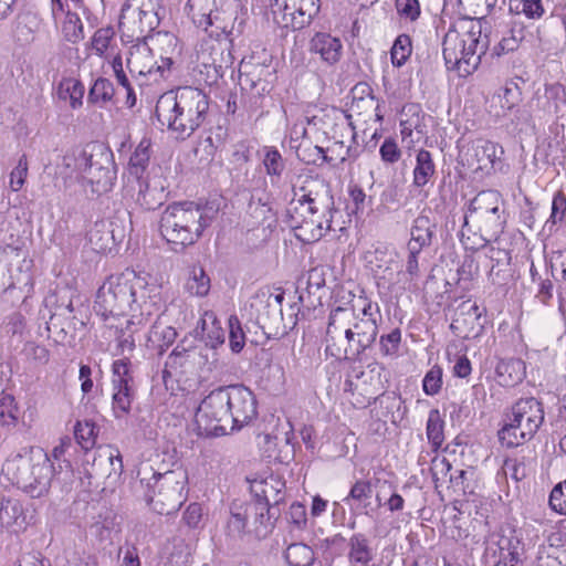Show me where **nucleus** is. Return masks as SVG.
I'll return each mask as SVG.
<instances>
[{"instance_id":"4468645a","label":"nucleus","mask_w":566,"mask_h":566,"mask_svg":"<svg viewBox=\"0 0 566 566\" xmlns=\"http://www.w3.org/2000/svg\"><path fill=\"white\" fill-rule=\"evenodd\" d=\"M459 158L471 172L489 176L495 170L497 144L483 138L471 140L459 146Z\"/></svg>"},{"instance_id":"052dcab7","label":"nucleus","mask_w":566,"mask_h":566,"mask_svg":"<svg viewBox=\"0 0 566 566\" xmlns=\"http://www.w3.org/2000/svg\"><path fill=\"white\" fill-rule=\"evenodd\" d=\"M28 172H29L28 158H27V155L23 154L19 158L17 166L10 172L9 186L12 191L17 192L22 189V187L25 184Z\"/></svg>"},{"instance_id":"de8ad7c7","label":"nucleus","mask_w":566,"mask_h":566,"mask_svg":"<svg viewBox=\"0 0 566 566\" xmlns=\"http://www.w3.org/2000/svg\"><path fill=\"white\" fill-rule=\"evenodd\" d=\"M395 10L400 21L416 24L422 14L419 0H395Z\"/></svg>"},{"instance_id":"f257e3e1","label":"nucleus","mask_w":566,"mask_h":566,"mask_svg":"<svg viewBox=\"0 0 566 566\" xmlns=\"http://www.w3.org/2000/svg\"><path fill=\"white\" fill-rule=\"evenodd\" d=\"M378 303L359 295L349 308L331 311L325 337V353L335 359H357L375 343L379 321Z\"/></svg>"},{"instance_id":"6e6d98bb","label":"nucleus","mask_w":566,"mask_h":566,"mask_svg":"<svg viewBox=\"0 0 566 566\" xmlns=\"http://www.w3.org/2000/svg\"><path fill=\"white\" fill-rule=\"evenodd\" d=\"M19 408L11 395H3L0 398V424L2 427H14L18 423Z\"/></svg>"},{"instance_id":"4be33fe9","label":"nucleus","mask_w":566,"mask_h":566,"mask_svg":"<svg viewBox=\"0 0 566 566\" xmlns=\"http://www.w3.org/2000/svg\"><path fill=\"white\" fill-rule=\"evenodd\" d=\"M364 373L356 380L345 381V396L354 409H365L377 398V392L371 384L363 378Z\"/></svg>"},{"instance_id":"c85d7f7f","label":"nucleus","mask_w":566,"mask_h":566,"mask_svg":"<svg viewBox=\"0 0 566 566\" xmlns=\"http://www.w3.org/2000/svg\"><path fill=\"white\" fill-rule=\"evenodd\" d=\"M436 175V164L432 154L421 148L416 154V163L412 170V185L423 188Z\"/></svg>"},{"instance_id":"aec40b11","label":"nucleus","mask_w":566,"mask_h":566,"mask_svg":"<svg viewBox=\"0 0 566 566\" xmlns=\"http://www.w3.org/2000/svg\"><path fill=\"white\" fill-rule=\"evenodd\" d=\"M308 50L329 66L337 64L343 56L340 39L326 32H316L310 40Z\"/></svg>"},{"instance_id":"603ef678","label":"nucleus","mask_w":566,"mask_h":566,"mask_svg":"<svg viewBox=\"0 0 566 566\" xmlns=\"http://www.w3.org/2000/svg\"><path fill=\"white\" fill-rule=\"evenodd\" d=\"M132 361L124 357L113 361L112 364V387L132 386Z\"/></svg>"},{"instance_id":"13d9d810","label":"nucleus","mask_w":566,"mask_h":566,"mask_svg":"<svg viewBox=\"0 0 566 566\" xmlns=\"http://www.w3.org/2000/svg\"><path fill=\"white\" fill-rule=\"evenodd\" d=\"M114 95L113 84L106 78H97L90 90L88 98L93 103H105Z\"/></svg>"},{"instance_id":"5fc2aeb1","label":"nucleus","mask_w":566,"mask_h":566,"mask_svg":"<svg viewBox=\"0 0 566 566\" xmlns=\"http://www.w3.org/2000/svg\"><path fill=\"white\" fill-rule=\"evenodd\" d=\"M492 241L494 244L489 250V258L494 261L496 265L510 263L514 251L512 242H509L506 235L500 238V234Z\"/></svg>"},{"instance_id":"bb28decb","label":"nucleus","mask_w":566,"mask_h":566,"mask_svg":"<svg viewBox=\"0 0 566 566\" xmlns=\"http://www.w3.org/2000/svg\"><path fill=\"white\" fill-rule=\"evenodd\" d=\"M32 461H33V465H32V470L30 472L31 473L30 478L32 481L31 488H33L35 484L38 485V481H39L38 476L40 475L39 469L43 468V470H41V472L42 473L44 472V474H46V482H45L44 488L42 490H40V489L36 490L39 492V494L27 493L28 495H30L33 499H39L49 493V490L51 486V480L53 476V464L51 463L49 454L46 452H44L42 449H33Z\"/></svg>"},{"instance_id":"393cba45","label":"nucleus","mask_w":566,"mask_h":566,"mask_svg":"<svg viewBox=\"0 0 566 566\" xmlns=\"http://www.w3.org/2000/svg\"><path fill=\"white\" fill-rule=\"evenodd\" d=\"M197 335L211 348L224 343L226 332L212 311H206L196 327Z\"/></svg>"},{"instance_id":"72a5a7b5","label":"nucleus","mask_w":566,"mask_h":566,"mask_svg":"<svg viewBox=\"0 0 566 566\" xmlns=\"http://www.w3.org/2000/svg\"><path fill=\"white\" fill-rule=\"evenodd\" d=\"M497 235H488L484 230H478V227L470 226L464 220L461 229V243L467 251L475 252L485 248L489 242L496 239Z\"/></svg>"},{"instance_id":"7ed1b4c3","label":"nucleus","mask_w":566,"mask_h":566,"mask_svg":"<svg viewBox=\"0 0 566 566\" xmlns=\"http://www.w3.org/2000/svg\"><path fill=\"white\" fill-rule=\"evenodd\" d=\"M328 187L318 176H298L293 185L289 217L296 237L304 242L319 240L329 229Z\"/></svg>"},{"instance_id":"864d4df0","label":"nucleus","mask_w":566,"mask_h":566,"mask_svg":"<svg viewBox=\"0 0 566 566\" xmlns=\"http://www.w3.org/2000/svg\"><path fill=\"white\" fill-rule=\"evenodd\" d=\"M497 97L504 111H512L521 102V87L517 83L509 81L499 90Z\"/></svg>"},{"instance_id":"ddd939ff","label":"nucleus","mask_w":566,"mask_h":566,"mask_svg":"<svg viewBox=\"0 0 566 566\" xmlns=\"http://www.w3.org/2000/svg\"><path fill=\"white\" fill-rule=\"evenodd\" d=\"M321 0H272L274 22L281 28L302 30L318 14Z\"/></svg>"},{"instance_id":"774afa93","label":"nucleus","mask_w":566,"mask_h":566,"mask_svg":"<svg viewBox=\"0 0 566 566\" xmlns=\"http://www.w3.org/2000/svg\"><path fill=\"white\" fill-rule=\"evenodd\" d=\"M106 323H107L106 326L108 328L115 329V334L118 339V347L120 348V352L122 353H124L125 350L133 352L135 348V339L132 334H129L127 336L125 335L123 326L125 325V328L126 329H128V328L126 327L124 319L118 321V324H115L113 322H106Z\"/></svg>"},{"instance_id":"37998d69","label":"nucleus","mask_w":566,"mask_h":566,"mask_svg":"<svg viewBox=\"0 0 566 566\" xmlns=\"http://www.w3.org/2000/svg\"><path fill=\"white\" fill-rule=\"evenodd\" d=\"M412 53V41L409 34H399L390 49V61L392 66L401 67L410 59Z\"/></svg>"},{"instance_id":"2eb2a0df","label":"nucleus","mask_w":566,"mask_h":566,"mask_svg":"<svg viewBox=\"0 0 566 566\" xmlns=\"http://www.w3.org/2000/svg\"><path fill=\"white\" fill-rule=\"evenodd\" d=\"M33 449L24 451L23 453L14 454L8 458L2 464L1 473L4 479L10 482L12 485L21 489L24 493H35L39 494L35 490H42L46 482V474L42 473L40 470L38 488L36 484L31 488L32 481L30 478V472L32 470L33 461H32Z\"/></svg>"},{"instance_id":"a18cd8bd","label":"nucleus","mask_w":566,"mask_h":566,"mask_svg":"<svg viewBox=\"0 0 566 566\" xmlns=\"http://www.w3.org/2000/svg\"><path fill=\"white\" fill-rule=\"evenodd\" d=\"M284 556L291 566H307L316 562L313 549L303 543L291 544Z\"/></svg>"},{"instance_id":"39448f33","label":"nucleus","mask_w":566,"mask_h":566,"mask_svg":"<svg viewBox=\"0 0 566 566\" xmlns=\"http://www.w3.org/2000/svg\"><path fill=\"white\" fill-rule=\"evenodd\" d=\"M136 43L129 49L127 69L135 78L142 93L154 95L164 88L174 65L171 55L177 49V38L169 33H158L151 41L164 49L166 54H160L159 61L155 57L154 50L148 45L146 39L135 40Z\"/></svg>"},{"instance_id":"cd10ccee","label":"nucleus","mask_w":566,"mask_h":566,"mask_svg":"<svg viewBox=\"0 0 566 566\" xmlns=\"http://www.w3.org/2000/svg\"><path fill=\"white\" fill-rule=\"evenodd\" d=\"M347 558L349 566H370L374 551L366 535L356 533L349 537Z\"/></svg>"},{"instance_id":"1a4fd4ad","label":"nucleus","mask_w":566,"mask_h":566,"mask_svg":"<svg viewBox=\"0 0 566 566\" xmlns=\"http://www.w3.org/2000/svg\"><path fill=\"white\" fill-rule=\"evenodd\" d=\"M502 196L496 190L480 191L471 201L464 220L470 226L484 230L488 235H499L506 223L504 211L501 210Z\"/></svg>"},{"instance_id":"2f4dec72","label":"nucleus","mask_w":566,"mask_h":566,"mask_svg":"<svg viewBox=\"0 0 566 566\" xmlns=\"http://www.w3.org/2000/svg\"><path fill=\"white\" fill-rule=\"evenodd\" d=\"M497 437L502 447L511 449L524 444L534 436L523 430L522 427L511 421V419H506V423L499 430Z\"/></svg>"},{"instance_id":"a211bd4d","label":"nucleus","mask_w":566,"mask_h":566,"mask_svg":"<svg viewBox=\"0 0 566 566\" xmlns=\"http://www.w3.org/2000/svg\"><path fill=\"white\" fill-rule=\"evenodd\" d=\"M506 419L522 427L528 433L535 436L544 421L542 402L534 397L517 400L506 413Z\"/></svg>"},{"instance_id":"c756f323","label":"nucleus","mask_w":566,"mask_h":566,"mask_svg":"<svg viewBox=\"0 0 566 566\" xmlns=\"http://www.w3.org/2000/svg\"><path fill=\"white\" fill-rule=\"evenodd\" d=\"M213 8L214 0H188L185 10L198 28L207 31L212 25Z\"/></svg>"},{"instance_id":"6ab92c4d","label":"nucleus","mask_w":566,"mask_h":566,"mask_svg":"<svg viewBox=\"0 0 566 566\" xmlns=\"http://www.w3.org/2000/svg\"><path fill=\"white\" fill-rule=\"evenodd\" d=\"M491 566H524L525 545L515 535H502L491 548Z\"/></svg>"},{"instance_id":"c9c22d12","label":"nucleus","mask_w":566,"mask_h":566,"mask_svg":"<svg viewBox=\"0 0 566 566\" xmlns=\"http://www.w3.org/2000/svg\"><path fill=\"white\" fill-rule=\"evenodd\" d=\"M426 436L432 451H439L444 442V421L438 409L430 410L428 415Z\"/></svg>"},{"instance_id":"3c124183","label":"nucleus","mask_w":566,"mask_h":566,"mask_svg":"<svg viewBox=\"0 0 566 566\" xmlns=\"http://www.w3.org/2000/svg\"><path fill=\"white\" fill-rule=\"evenodd\" d=\"M262 163L265 168V172L268 176H270L272 182L274 179L281 178L284 170V160L275 147L272 146L264 148V157Z\"/></svg>"},{"instance_id":"0eeeda50","label":"nucleus","mask_w":566,"mask_h":566,"mask_svg":"<svg viewBox=\"0 0 566 566\" xmlns=\"http://www.w3.org/2000/svg\"><path fill=\"white\" fill-rule=\"evenodd\" d=\"M144 284L135 279V270L126 269L117 275H111L98 289L94 304L95 312L105 322L126 319L132 314V289Z\"/></svg>"},{"instance_id":"a19ab883","label":"nucleus","mask_w":566,"mask_h":566,"mask_svg":"<svg viewBox=\"0 0 566 566\" xmlns=\"http://www.w3.org/2000/svg\"><path fill=\"white\" fill-rule=\"evenodd\" d=\"M374 272L376 284L379 290H385L389 293L396 291L397 283H395V281L398 272L397 261L390 259L386 262L385 266L377 265Z\"/></svg>"},{"instance_id":"c03bdc74","label":"nucleus","mask_w":566,"mask_h":566,"mask_svg":"<svg viewBox=\"0 0 566 566\" xmlns=\"http://www.w3.org/2000/svg\"><path fill=\"white\" fill-rule=\"evenodd\" d=\"M411 239L408 243V249L422 250L431 242L432 233L429 228V220L427 218H417L411 227Z\"/></svg>"},{"instance_id":"dca6fc26","label":"nucleus","mask_w":566,"mask_h":566,"mask_svg":"<svg viewBox=\"0 0 566 566\" xmlns=\"http://www.w3.org/2000/svg\"><path fill=\"white\" fill-rule=\"evenodd\" d=\"M484 313L485 308L480 307L476 302L471 300L463 301L457 307L450 324L452 333L462 339L478 338L484 329L481 322Z\"/></svg>"},{"instance_id":"09e8293b","label":"nucleus","mask_w":566,"mask_h":566,"mask_svg":"<svg viewBox=\"0 0 566 566\" xmlns=\"http://www.w3.org/2000/svg\"><path fill=\"white\" fill-rule=\"evenodd\" d=\"M402 342L401 329L396 327L389 333L382 334L379 337V350L381 356L396 358L399 355L400 346Z\"/></svg>"},{"instance_id":"8fccbe9b","label":"nucleus","mask_w":566,"mask_h":566,"mask_svg":"<svg viewBox=\"0 0 566 566\" xmlns=\"http://www.w3.org/2000/svg\"><path fill=\"white\" fill-rule=\"evenodd\" d=\"M61 29L64 39L69 42L76 43L84 38L83 23L77 13L67 11Z\"/></svg>"},{"instance_id":"0e129e2a","label":"nucleus","mask_w":566,"mask_h":566,"mask_svg":"<svg viewBox=\"0 0 566 566\" xmlns=\"http://www.w3.org/2000/svg\"><path fill=\"white\" fill-rule=\"evenodd\" d=\"M518 46L520 40L514 35L512 31H510L490 49V53L492 56L501 57L507 53L514 52L518 49Z\"/></svg>"},{"instance_id":"b1692460","label":"nucleus","mask_w":566,"mask_h":566,"mask_svg":"<svg viewBox=\"0 0 566 566\" xmlns=\"http://www.w3.org/2000/svg\"><path fill=\"white\" fill-rule=\"evenodd\" d=\"M566 106V86L560 82L546 83L537 99V107L545 115H558Z\"/></svg>"},{"instance_id":"7c9ffc66","label":"nucleus","mask_w":566,"mask_h":566,"mask_svg":"<svg viewBox=\"0 0 566 566\" xmlns=\"http://www.w3.org/2000/svg\"><path fill=\"white\" fill-rule=\"evenodd\" d=\"M151 154V140L144 137L136 146L128 163L129 175L140 180L146 171Z\"/></svg>"},{"instance_id":"4c0bfd02","label":"nucleus","mask_w":566,"mask_h":566,"mask_svg":"<svg viewBox=\"0 0 566 566\" xmlns=\"http://www.w3.org/2000/svg\"><path fill=\"white\" fill-rule=\"evenodd\" d=\"M98 433V426L90 419L78 420L74 426L75 440L84 451L95 447Z\"/></svg>"},{"instance_id":"680f3d73","label":"nucleus","mask_w":566,"mask_h":566,"mask_svg":"<svg viewBox=\"0 0 566 566\" xmlns=\"http://www.w3.org/2000/svg\"><path fill=\"white\" fill-rule=\"evenodd\" d=\"M548 505L553 512L566 515V479L552 489Z\"/></svg>"},{"instance_id":"423d86ee","label":"nucleus","mask_w":566,"mask_h":566,"mask_svg":"<svg viewBox=\"0 0 566 566\" xmlns=\"http://www.w3.org/2000/svg\"><path fill=\"white\" fill-rule=\"evenodd\" d=\"M208 226L209 220L201 206L185 200L165 208L159 220V233L171 251L182 252L200 240Z\"/></svg>"},{"instance_id":"f3484780","label":"nucleus","mask_w":566,"mask_h":566,"mask_svg":"<svg viewBox=\"0 0 566 566\" xmlns=\"http://www.w3.org/2000/svg\"><path fill=\"white\" fill-rule=\"evenodd\" d=\"M226 390L231 412V429L242 428L258 415L255 397L243 386H232Z\"/></svg>"},{"instance_id":"473e14b6","label":"nucleus","mask_w":566,"mask_h":566,"mask_svg":"<svg viewBox=\"0 0 566 566\" xmlns=\"http://www.w3.org/2000/svg\"><path fill=\"white\" fill-rule=\"evenodd\" d=\"M115 46V31L112 27L97 29L91 39L90 49L103 59L111 57Z\"/></svg>"},{"instance_id":"e433bc0d","label":"nucleus","mask_w":566,"mask_h":566,"mask_svg":"<svg viewBox=\"0 0 566 566\" xmlns=\"http://www.w3.org/2000/svg\"><path fill=\"white\" fill-rule=\"evenodd\" d=\"M509 11L515 15H523L527 20L538 21L544 18L546 10L542 0H511Z\"/></svg>"},{"instance_id":"ea45409f","label":"nucleus","mask_w":566,"mask_h":566,"mask_svg":"<svg viewBox=\"0 0 566 566\" xmlns=\"http://www.w3.org/2000/svg\"><path fill=\"white\" fill-rule=\"evenodd\" d=\"M112 408L116 418H122L129 413L134 400L132 386L112 387Z\"/></svg>"},{"instance_id":"20e7f679","label":"nucleus","mask_w":566,"mask_h":566,"mask_svg":"<svg viewBox=\"0 0 566 566\" xmlns=\"http://www.w3.org/2000/svg\"><path fill=\"white\" fill-rule=\"evenodd\" d=\"M210 97L200 88L178 87L163 93L155 106V116L177 138L186 139L209 117Z\"/></svg>"},{"instance_id":"bf43d9fd","label":"nucleus","mask_w":566,"mask_h":566,"mask_svg":"<svg viewBox=\"0 0 566 566\" xmlns=\"http://www.w3.org/2000/svg\"><path fill=\"white\" fill-rule=\"evenodd\" d=\"M379 156L385 165H395L401 159V148L394 137L385 138L379 147Z\"/></svg>"},{"instance_id":"6e6552de","label":"nucleus","mask_w":566,"mask_h":566,"mask_svg":"<svg viewBox=\"0 0 566 566\" xmlns=\"http://www.w3.org/2000/svg\"><path fill=\"white\" fill-rule=\"evenodd\" d=\"M160 0H126L119 17V31L128 41L146 39L160 23Z\"/></svg>"},{"instance_id":"a878e982","label":"nucleus","mask_w":566,"mask_h":566,"mask_svg":"<svg viewBox=\"0 0 566 566\" xmlns=\"http://www.w3.org/2000/svg\"><path fill=\"white\" fill-rule=\"evenodd\" d=\"M266 511L264 505L261 504H244L231 507V515L227 522L226 528L230 536H241L247 528L248 517L251 513L260 514L261 517Z\"/></svg>"},{"instance_id":"79ce46f5","label":"nucleus","mask_w":566,"mask_h":566,"mask_svg":"<svg viewBox=\"0 0 566 566\" xmlns=\"http://www.w3.org/2000/svg\"><path fill=\"white\" fill-rule=\"evenodd\" d=\"M185 287L190 295L206 296L210 291V277L201 266H193L189 272Z\"/></svg>"},{"instance_id":"f704fd0d","label":"nucleus","mask_w":566,"mask_h":566,"mask_svg":"<svg viewBox=\"0 0 566 566\" xmlns=\"http://www.w3.org/2000/svg\"><path fill=\"white\" fill-rule=\"evenodd\" d=\"M85 87L83 83L74 77H65L59 84L57 94L63 101H69L73 109L83 105Z\"/></svg>"},{"instance_id":"9d476101","label":"nucleus","mask_w":566,"mask_h":566,"mask_svg":"<svg viewBox=\"0 0 566 566\" xmlns=\"http://www.w3.org/2000/svg\"><path fill=\"white\" fill-rule=\"evenodd\" d=\"M196 426L201 434L223 436L231 429V412L227 390L219 388L212 390L200 402L196 415Z\"/></svg>"},{"instance_id":"69168bd1","label":"nucleus","mask_w":566,"mask_h":566,"mask_svg":"<svg viewBox=\"0 0 566 566\" xmlns=\"http://www.w3.org/2000/svg\"><path fill=\"white\" fill-rule=\"evenodd\" d=\"M229 343L232 352L239 353L245 344V336L242 331L241 324L235 316L229 318Z\"/></svg>"},{"instance_id":"412c9836","label":"nucleus","mask_w":566,"mask_h":566,"mask_svg":"<svg viewBox=\"0 0 566 566\" xmlns=\"http://www.w3.org/2000/svg\"><path fill=\"white\" fill-rule=\"evenodd\" d=\"M0 525L14 533H22L29 526L23 504L13 497H3L0 501Z\"/></svg>"},{"instance_id":"9b49d317","label":"nucleus","mask_w":566,"mask_h":566,"mask_svg":"<svg viewBox=\"0 0 566 566\" xmlns=\"http://www.w3.org/2000/svg\"><path fill=\"white\" fill-rule=\"evenodd\" d=\"M188 475L184 470H170L159 474L149 499L151 509L160 515L177 510L186 499Z\"/></svg>"},{"instance_id":"338daca9","label":"nucleus","mask_w":566,"mask_h":566,"mask_svg":"<svg viewBox=\"0 0 566 566\" xmlns=\"http://www.w3.org/2000/svg\"><path fill=\"white\" fill-rule=\"evenodd\" d=\"M479 261L472 253L465 254L461 265L458 269L459 281H472L479 275Z\"/></svg>"},{"instance_id":"5701e85b","label":"nucleus","mask_w":566,"mask_h":566,"mask_svg":"<svg viewBox=\"0 0 566 566\" xmlns=\"http://www.w3.org/2000/svg\"><path fill=\"white\" fill-rule=\"evenodd\" d=\"M526 376V365L521 358H504L495 366V380L502 387H514Z\"/></svg>"},{"instance_id":"f03ea898","label":"nucleus","mask_w":566,"mask_h":566,"mask_svg":"<svg viewBox=\"0 0 566 566\" xmlns=\"http://www.w3.org/2000/svg\"><path fill=\"white\" fill-rule=\"evenodd\" d=\"M481 19L451 18L442 39V56L448 71L459 77L472 75L490 49V34Z\"/></svg>"},{"instance_id":"f8f14e48","label":"nucleus","mask_w":566,"mask_h":566,"mask_svg":"<svg viewBox=\"0 0 566 566\" xmlns=\"http://www.w3.org/2000/svg\"><path fill=\"white\" fill-rule=\"evenodd\" d=\"M135 279L142 281L144 284L132 289L134 304H132L130 318L125 319L127 328L135 324V321L140 323L143 319L149 318L156 312L160 311L165 304L163 285L154 280L150 274L135 271Z\"/></svg>"},{"instance_id":"e2e57ef3","label":"nucleus","mask_w":566,"mask_h":566,"mask_svg":"<svg viewBox=\"0 0 566 566\" xmlns=\"http://www.w3.org/2000/svg\"><path fill=\"white\" fill-rule=\"evenodd\" d=\"M205 515L202 504L192 502L185 509L182 513V522L187 527L197 530L202 526Z\"/></svg>"},{"instance_id":"4d7b16f0","label":"nucleus","mask_w":566,"mask_h":566,"mask_svg":"<svg viewBox=\"0 0 566 566\" xmlns=\"http://www.w3.org/2000/svg\"><path fill=\"white\" fill-rule=\"evenodd\" d=\"M443 370L441 366H432L422 379V390L428 396H436L440 392L443 385Z\"/></svg>"},{"instance_id":"49530a36","label":"nucleus","mask_w":566,"mask_h":566,"mask_svg":"<svg viewBox=\"0 0 566 566\" xmlns=\"http://www.w3.org/2000/svg\"><path fill=\"white\" fill-rule=\"evenodd\" d=\"M454 490L460 492L462 495H472L475 493L479 486V476L474 469L460 470L458 475L451 476L450 479Z\"/></svg>"},{"instance_id":"58836bf2","label":"nucleus","mask_w":566,"mask_h":566,"mask_svg":"<svg viewBox=\"0 0 566 566\" xmlns=\"http://www.w3.org/2000/svg\"><path fill=\"white\" fill-rule=\"evenodd\" d=\"M177 332L172 326L155 324L148 336L150 346L163 354L176 340Z\"/></svg>"}]
</instances>
